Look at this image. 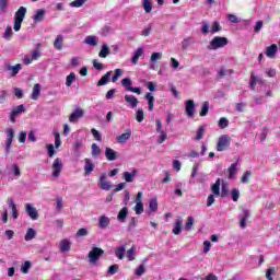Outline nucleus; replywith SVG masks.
<instances>
[{"mask_svg": "<svg viewBox=\"0 0 280 280\" xmlns=\"http://www.w3.org/2000/svg\"><path fill=\"white\" fill-rule=\"evenodd\" d=\"M23 69L21 63H16L15 66H5V71H11V77L14 78Z\"/></svg>", "mask_w": 280, "mask_h": 280, "instance_id": "5701e85b", "label": "nucleus"}, {"mask_svg": "<svg viewBox=\"0 0 280 280\" xmlns=\"http://www.w3.org/2000/svg\"><path fill=\"white\" fill-rule=\"evenodd\" d=\"M75 82V74L74 72H71L67 78H66V86H71Z\"/></svg>", "mask_w": 280, "mask_h": 280, "instance_id": "5fc2aeb1", "label": "nucleus"}, {"mask_svg": "<svg viewBox=\"0 0 280 280\" xmlns=\"http://www.w3.org/2000/svg\"><path fill=\"white\" fill-rule=\"evenodd\" d=\"M84 163V174L85 176H91V174H93V172L95 171V162H93V160L89 158H85Z\"/></svg>", "mask_w": 280, "mask_h": 280, "instance_id": "f8f14e48", "label": "nucleus"}, {"mask_svg": "<svg viewBox=\"0 0 280 280\" xmlns=\"http://www.w3.org/2000/svg\"><path fill=\"white\" fill-rule=\"evenodd\" d=\"M106 173L100 175V189H103V191H110L113 183L106 180Z\"/></svg>", "mask_w": 280, "mask_h": 280, "instance_id": "1a4fd4ad", "label": "nucleus"}, {"mask_svg": "<svg viewBox=\"0 0 280 280\" xmlns=\"http://www.w3.org/2000/svg\"><path fill=\"white\" fill-rule=\"evenodd\" d=\"M132 137V130L126 129L125 132L116 138L117 143H127L128 139Z\"/></svg>", "mask_w": 280, "mask_h": 280, "instance_id": "aec40b11", "label": "nucleus"}, {"mask_svg": "<svg viewBox=\"0 0 280 280\" xmlns=\"http://www.w3.org/2000/svg\"><path fill=\"white\" fill-rule=\"evenodd\" d=\"M25 212L31 218V220H38V210L32 203L25 205Z\"/></svg>", "mask_w": 280, "mask_h": 280, "instance_id": "ddd939ff", "label": "nucleus"}, {"mask_svg": "<svg viewBox=\"0 0 280 280\" xmlns=\"http://www.w3.org/2000/svg\"><path fill=\"white\" fill-rule=\"evenodd\" d=\"M7 142H5V154H10V149L12 148V141L14 139V129H7Z\"/></svg>", "mask_w": 280, "mask_h": 280, "instance_id": "9d476101", "label": "nucleus"}, {"mask_svg": "<svg viewBox=\"0 0 280 280\" xmlns=\"http://www.w3.org/2000/svg\"><path fill=\"white\" fill-rule=\"evenodd\" d=\"M62 205H63L62 197H57L56 198V210L58 212L62 211Z\"/></svg>", "mask_w": 280, "mask_h": 280, "instance_id": "680f3d73", "label": "nucleus"}, {"mask_svg": "<svg viewBox=\"0 0 280 280\" xmlns=\"http://www.w3.org/2000/svg\"><path fill=\"white\" fill-rule=\"evenodd\" d=\"M115 255L117 257V259H124V257L126 256V245H121L120 247H117L115 249Z\"/></svg>", "mask_w": 280, "mask_h": 280, "instance_id": "e433bc0d", "label": "nucleus"}, {"mask_svg": "<svg viewBox=\"0 0 280 280\" xmlns=\"http://www.w3.org/2000/svg\"><path fill=\"white\" fill-rule=\"evenodd\" d=\"M257 84V77H255L253 73L250 74L249 78V89L252 91H255V85Z\"/></svg>", "mask_w": 280, "mask_h": 280, "instance_id": "052dcab7", "label": "nucleus"}, {"mask_svg": "<svg viewBox=\"0 0 280 280\" xmlns=\"http://www.w3.org/2000/svg\"><path fill=\"white\" fill-rule=\"evenodd\" d=\"M235 174H237V163L231 164V166L229 167V178H235Z\"/></svg>", "mask_w": 280, "mask_h": 280, "instance_id": "49530a36", "label": "nucleus"}, {"mask_svg": "<svg viewBox=\"0 0 280 280\" xmlns=\"http://www.w3.org/2000/svg\"><path fill=\"white\" fill-rule=\"evenodd\" d=\"M191 226H194V217H188L185 230L186 231H191Z\"/></svg>", "mask_w": 280, "mask_h": 280, "instance_id": "69168bd1", "label": "nucleus"}, {"mask_svg": "<svg viewBox=\"0 0 280 280\" xmlns=\"http://www.w3.org/2000/svg\"><path fill=\"white\" fill-rule=\"evenodd\" d=\"M84 145V141L82 139H78L73 144H72V150L74 154H80L82 148Z\"/></svg>", "mask_w": 280, "mask_h": 280, "instance_id": "7c9ffc66", "label": "nucleus"}, {"mask_svg": "<svg viewBox=\"0 0 280 280\" xmlns=\"http://www.w3.org/2000/svg\"><path fill=\"white\" fill-rule=\"evenodd\" d=\"M59 249L61 253H69V250H71V242L67 238L61 240L59 243Z\"/></svg>", "mask_w": 280, "mask_h": 280, "instance_id": "b1692460", "label": "nucleus"}, {"mask_svg": "<svg viewBox=\"0 0 280 280\" xmlns=\"http://www.w3.org/2000/svg\"><path fill=\"white\" fill-rule=\"evenodd\" d=\"M218 126L219 128H221V130H224V128H229V120L226 119V117L220 118L218 121Z\"/></svg>", "mask_w": 280, "mask_h": 280, "instance_id": "864d4df0", "label": "nucleus"}, {"mask_svg": "<svg viewBox=\"0 0 280 280\" xmlns=\"http://www.w3.org/2000/svg\"><path fill=\"white\" fill-rule=\"evenodd\" d=\"M136 277H141L145 275V265H140L136 270H135Z\"/></svg>", "mask_w": 280, "mask_h": 280, "instance_id": "6e6d98bb", "label": "nucleus"}, {"mask_svg": "<svg viewBox=\"0 0 280 280\" xmlns=\"http://www.w3.org/2000/svg\"><path fill=\"white\" fill-rule=\"evenodd\" d=\"M60 172H62V160L60 158H56L52 163V176L55 178H59Z\"/></svg>", "mask_w": 280, "mask_h": 280, "instance_id": "6e6552de", "label": "nucleus"}, {"mask_svg": "<svg viewBox=\"0 0 280 280\" xmlns=\"http://www.w3.org/2000/svg\"><path fill=\"white\" fill-rule=\"evenodd\" d=\"M205 137V126H200L196 133V140L200 141Z\"/></svg>", "mask_w": 280, "mask_h": 280, "instance_id": "4d7b16f0", "label": "nucleus"}, {"mask_svg": "<svg viewBox=\"0 0 280 280\" xmlns=\"http://www.w3.org/2000/svg\"><path fill=\"white\" fill-rule=\"evenodd\" d=\"M163 58V52H153L150 58V62H156Z\"/></svg>", "mask_w": 280, "mask_h": 280, "instance_id": "bf43d9fd", "label": "nucleus"}, {"mask_svg": "<svg viewBox=\"0 0 280 280\" xmlns=\"http://www.w3.org/2000/svg\"><path fill=\"white\" fill-rule=\"evenodd\" d=\"M208 113H209V102H205L202 104L199 115H200V117H207Z\"/></svg>", "mask_w": 280, "mask_h": 280, "instance_id": "603ef678", "label": "nucleus"}, {"mask_svg": "<svg viewBox=\"0 0 280 280\" xmlns=\"http://www.w3.org/2000/svg\"><path fill=\"white\" fill-rule=\"evenodd\" d=\"M38 97H40V84L39 83H36L34 86H33V92L31 94V100H38Z\"/></svg>", "mask_w": 280, "mask_h": 280, "instance_id": "f704fd0d", "label": "nucleus"}, {"mask_svg": "<svg viewBox=\"0 0 280 280\" xmlns=\"http://www.w3.org/2000/svg\"><path fill=\"white\" fill-rule=\"evenodd\" d=\"M110 225V219L106 215H101L98 218V226L100 229H108Z\"/></svg>", "mask_w": 280, "mask_h": 280, "instance_id": "393cba45", "label": "nucleus"}, {"mask_svg": "<svg viewBox=\"0 0 280 280\" xmlns=\"http://www.w3.org/2000/svg\"><path fill=\"white\" fill-rule=\"evenodd\" d=\"M37 58H40V50L35 49L31 52L30 55H25L23 62L24 65H32V62H34V60H36Z\"/></svg>", "mask_w": 280, "mask_h": 280, "instance_id": "2eb2a0df", "label": "nucleus"}, {"mask_svg": "<svg viewBox=\"0 0 280 280\" xmlns=\"http://www.w3.org/2000/svg\"><path fill=\"white\" fill-rule=\"evenodd\" d=\"M231 148V136L222 135L217 142V152H224Z\"/></svg>", "mask_w": 280, "mask_h": 280, "instance_id": "20e7f679", "label": "nucleus"}, {"mask_svg": "<svg viewBox=\"0 0 280 280\" xmlns=\"http://www.w3.org/2000/svg\"><path fill=\"white\" fill-rule=\"evenodd\" d=\"M102 154V149L97 145V143L92 144V156L97 159Z\"/></svg>", "mask_w": 280, "mask_h": 280, "instance_id": "de8ad7c7", "label": "nucleus"}, {"mask_svg": "<svg viewBox=\"0 0 280 280\" xmlns=\"http://www.w3.org/2000/svg\"><path fill=\"white\" fill-rule=\"evenodd\" d=\"M7 205L9 206V209L12 210L13 220H18L19 219V210L16 209V203H14V199L8 198Z\"/></svg>", "mask_w": 280, "mask_h": 280, "instance_id": "6ab92c4d", "label": "nucleus"}, {"mask_svg": "<svg viewBox=\"0 0 280 280\" xmlns=\"http://www.w3.org/2000/svg\"><path fill=\"white\" fill-rule=\"evenodd\" d=\"M232 199L234 202H237L240 200V190L237 188L232 189Z\"/></svg>", "mask_w": 280, "mask_h": 280, "instance_id": "338daca9", "label": "nucleus"}, {"mask_svg": "<svg viewBox=\"0 0 280 280\" xmlns=\"http://www.w3.org/2000/svg\"><path fill=\"white\" fill-rule=\"evenodd\" d=\"M122 73H124V71H121V69H116L115 73L112 78V82H117V80H119V78H121Z\"/></svg>", "mask_w": 280, "mask_h": 280, "instance_id": "e2e57ef3", "label": "nucleus"}, {"mask_svg": "<svg viewBox=\"0 0 280 280\" xmlns=\"http://www.w3.org/2000/svg\"><path fill=\"white\" fill-rule=\"evenodd\" d=\"M25 105H19L18 107H15L10 114L11 124H14L16 121V117L22 113H25Z\"/></svg>", "mask_w": 280, "mask_h": 280, "instance_id": "dca6fc26", "label": "nucleus"}, {"mask_svg": "<svg viewBox=\"0 0 280 280\" xmlns=\"http://www.w3.org/2000/svg\"><path fill=\"white\" fill-rule=\"evenodd\" d=\"M233 69H226L224 67L218 70V78H225V75H233Z\"/></svg>", "mask_w": 280, "mask_h": 280, "instance_id": "c9c22d12", "label": "nucleus"}, {"mask_svg": "<svg viewBox=\"0 0 280 280\" xmlns=\"http://www.w3.org/2000/svg\"><path fill=\"white\" fill-rule=\"evenodd\" d=\"M126 218H128V207H124L117 215V220L121 223L126 222Z\"/></svg>", "mask_w": 280, "mask_h": 280, "instance_id": "72a5a7b5", "label": "nucleus"}, {"mask_svg": "<svg viewBox=\"0 0 280 280\" xmlns=\"http://www.w3.org/2000/svg\"><path fill=\"white\" fill-rule=\"evenodd\" d=\"M65 43V36L62 35H57L55 42H54V47L57 49V51H62V45Z\"/></svg>", "mask_w": 280, "mask_h": 280, "instance_id": "cd10ccee", "label": "nucleus"}, {"mask_svg": "<svg viewBox=\"0 0 280 280\" xmlns=\"http://www.w3.org/2000/svg\"><path fill=\"white\" fill-rule=\"evenodd\" d=\"M277 51H279V47H277V44H272L266 48L265 54L267 58H275L277 56Z\"/></svg>", "mask_w": 280, "mask_h": 280, "instance_id": "4be33fe9", "label": "nucleus"}, {"mask_svg": "<svg viewBox=\"0 0 280 280\" xmlns=\"http://www.w3.org/2000/svg\"><path fill=\"white\" fill-rule=\"evenodd\" d=\"M33 20L35 23H40L42 21L45 20V9H38L36 11V14L33 16Z\"/></svg>", "mask_w": 280, "mask_h": 280, "instance_id": "2f4dec72", "label": "nucleus"}, {"mask_svg": "<svg viewBox=\"0 0 280 280\" xmlns=\"http://www.w3.org/2000/svg\"><path fill=\"white\" fill-rule=\"evenodd\" d=\"M194 43H196V39L194 37H186L182 42V48L187 49V48L191 47V45H194Z\"/></svg>", "mask_w": 280, "mask_h": 280, "instance_id": "58836bf2", "label": "nucleus"}, {"mask_svg": "<svg viewBox=\"0 0 280 280\" xmlns=\"http://www.w3.org/2000/svg\"><path fill=\"white\" fill-rule=\"evenodd\" d=\"M183 231V219H177L175 221V226L173 229L174 235H180V232Z\"/></svg>", "mask_w": 280, "mask_h": 280, "instance_id": "473e14b6", "label": "nucleus"}, {"mask_svg": "<svg viewBox=\"0 0 280 280\" xmlns=\"http://www.w3.org/2000/svg\"><path fill=\"white\" fill-rule=\"evenodd\" d=\"M143 54H144L143 47L137 48L133 56L131 57L132 65H137V62H139V58H141Z\"/></svg>", "mask_w": 280, "mask_h": 280, "instance_id": "bb28decb", "label": "nucleus"}, {"mask_svg": "<svg viewBox=\"0 0 280 280\" xmlns=\"http://www.w3.org/2000/svg\"><path fill=\"white\" fill-rule=\"evenodd\" d=\"M13 35H14V32H12V26H7L2 35V38H4V40H10Z\"/></svg>", "mask_w": 280, "mask_h": 280, "instance_id": "09e8293b", "label": "nucleus"}, {"mask_svg": "<svg viewBox=\"0 0 280 280\" xmlns=\"http://www.w3.org/2000/svg\"><path fill=\"white\" fill-rule=\"evenodd\" d=\"M159 210V202L156 201V198H153L149 202V212L154 213Z\"/></svg>", "mask_w": 280, "mask_h": 280, "instance_id": "a19ab883", "label": "nucleus"}, {"mask_svg": "<svg viewBox=\"0 0 280 280\" xmlns=\"http://www.w3.org/2000/svg\"><path fill=\"white\" fill-rule=\"evenodd\" d=\"M144 117H145V114L143 113V108H138L136 112V121L141 124V121H143Z\"/></svg>", "mask_w": 280, "mask_h": 280, "instance_id": "3c124183", "label": "nucleus"}, {"mask_svg": "<svg viewBox=\"0 0 280 280\" xmlns=\"http://www.w3.org/2000/svg\"><path fill=\"white\" fill-rule=\"evenodd\" d=\"M142 8L147 14L152 12V0H142Z\"/></svg>", "mask_w": 280, "mask_h": 280, "instance_id": "c03bdc74", "label": "nucleus"}, {"mask_svg": "<svg viewBox=\"0 0 280 280\" xmlns=\"http://www.w3.org/2000/svg\"><path fill=\"white\" fill-rule=\"evenodd\" d=\"M145 100L148 101L149 104V110H154V96L152 95V93L148 92L145 94Z\"/></svg>", "mask_w": 280, "mask_h": 280, "instance_id": "37998d69", "label": "nucleus"}, {"mask_svg": "<svg viewBox=\"0 0 280 280\" xmlns=\"http://www.w3.org/2000/svg\"><path fill=\"white\" fill-rule=\"evenodd\" d=\"M105 156H106L107 161H117V159H119L117 151H115L108 147L105 149Z\"/></svg>", "mask_w": 280, "mask_h": 280, "instance_id": "412c9836", "label": "nucleus"}, {"mask_svg": "<svg viewBox=\"0 0 280 280\" xmlns=\"http://www.w3.org/2000/svg\"><path fill=\"white\" fill-rule=\"evenodd\" d=\"M136 252H137V247H135V245L131 246V248L127 250L126 255H127L128 261H135V259H136L135 253Z\"/></svg>", "mask_w": 280, "mask_h": 280, "instance_id": "a18cd8bd", "label": "nucleus"}, {"mask_svg": "<svg viewBox=\"0 0 280 280\" xmlns=\"http://www.w3.org/2000/svg\"><path fill=\"white\" fill-rule=\"evenodd\" d=\"M84 117V109L78 107L74 112H72L69 116L70 124H75L78 119H82Z\"/></svg>", "mask_w": 280, "mask_h": 280, "instance_id": "9b49d317", "label": "nucleus"}, {"mask_svg": "<svg viewBox=\"0 0 280 280\" xmlns=\"http://www.w3.org/2000/svg\"><path fill=\"white\" fill-rule=\"evenodd\" d=\"M125 102L126 104H128V106H130V108H137V106L139 105V98H137V96L135 95L126 94Z\"/></svg>", "mask_w": 280, "mask_h": 280, "instance_id": "a211bd4d", "label": "nucleus"}, {"mask_svg": "<svg viewBox=\"0 0 280 280\" xmlns=\"http://www.w3.org/2000/svg\"><path fill=\"white\" fill-rule=\"evenodd\" d=\"M26 14H27V8L20 7L18 9V11L14 14V24H13L14 32H21V25L23 24V21H25Z\"/></svg>", "mask_w": 280, "mask_h": 280, "instance_id": "f257e3e1", "label": "nucleus"}, {"mask_svg": "<svg viewBox=\"0 0 280 280\" xmlns=\"http://www.w3.org/2000/svg\"><path fill=\"white\" fill-rule=\"evenodd\" d=\"M228 19L230 23H242V20L237 18L235 14H229Z\"/></svg>", "mask_w": 280, "mask_h": 280, "instance_id": "774afa93", "label": "nucleus"}, {"mask_svg": "<svg viewBox=\"0 0 280 280\" xmlns=\"http://www.w3.org/2000/svg\"><path fill=\"white\" fill-rule=\"evenodd\" d=\"M195 113H196V103H194V100L186 101L187 117H194Z\"/></svg>", "mask_w": 280, "mask_h": 280, "instance_id": "f3484780", "label": "nucleus"}, {"mask_svg": "<svg viewBox=\"0 0 280 280\" xmlns=\"http://www.w3.org/2000/svg\"><path fill=\"white\" fill-rule=\"evenodd\" d=\"M36 237V230L30 228L24 236L25 242H32Z\"/></svg>", "mask_w": 280, "mask_h": 280, "instance_id": "ea45409f", "label": "nucleus"}, {"mask_svg": "<svg viewBox=\"0 0 280 280\" xmlns=\"http://www.w3.org/2000/svg\"><path fill=\"white\" fill-rule=\"evenodd\" d=\"M9 174H11L12 176H14V178H20L21 177V168L19 167V164L13 163L11 165V168L9 171Z\"/></svg>", "mask_w": 280, "mask_h": 280, "instance_id": "c756f323", "label": "nucleus"}, {"mask_svg": "<svg viewBox=\"0 0 280 280\" xmlns=\"http://www.w3.org/2000/svg\"><path fill=\"white\" fill-rule=\"evenodd\" d=\"M86 0H74L70 3V8H82Z\"/></svg>", "mask_w": 280, "mask_h": 280, "instance_id": "13d9d810", "label": "nucleus"}, {"mask_svg": "<svg viewBox=\"0 0 280 280\" xmlns=\"http://www.w3.org/2000/svg\"><path fill=\"white\" fill-rule=\"evenodd\" d=\"M102 255H104V249L100 247H93L88 254L89 264L91 266H96L102 258Z\"/></svg>", "mask_w": 280, "mask_h": 280, "instance_id": "7ed1b4c3", "label": "nucleus"}, {"mask_svg": "<svg viewBox=\"0 0 280 280\" xmlns=\"http://www.w3.org/2000/svg\"><path fill=\"white\" fill-rule=\"evenodd\" d=\"M136 206H135V211L136 215H141L143 213V192L139 191L136 196L135 199Z\"/></svg>", "mask_w": 280, "mask_h": 280, "instance_id": "0eeeda50", "label": "nucleus"}, {"mask_svg": "<svg viewBox=\"0 0 280 280\" xmlns=\"http://www.w3.org/2000/svg\"><path fill=\"white\" fill-rule=\"evenodd\" d=\"M110 75H113V71H108L104 74L97 82V86H106L108 82H110Z\"/></svg>", "mask_w": 280, "mask_h": 280, "instance_id": "a878e982", "label": "nucleus"}, {"mask_svg": "<svg viewBox=\"0 0 280 280\" xmlns=\"http://www.w3.org/2000/svg\"><path fill=\"white\" fill-rule=\"evenodd\" d=\"M121 85L125 86L126 91H129L130 93H137V95H141V88H133L132 80H130V78L122 79Z\"/></svg>", "mask_w": 280, "mask_h": 280, "instance_id": "423d86ee", "label": "nucleus"}, {"mask_svg": "<svg viewBox=\"0 0 280 280\" xmlns=\"http://www.w3.org/2000/svg\"><path fill=\"white\" fill-rule=\"evenodd\" d=\"M261 104H264V96L255 95L254 96V106H259Z\"/></svg>", "mask_w": 280, "mask_h": 280, "instance_id": "0e129e2a", "label": "nucleus"}, {"mask_svg": "<svg viewBox=\"0 0 280 280\" xmlns=\"http://www.w3.org/2000/svg\"><path fill=\"white\" fill-rule=\"evenodd\" d=\"M110 54V48H108V44H102V49L98 52L100 58H108Z\"/></svg>", "mask_w": 280, "mask_h": 280, "instance_id": "4c0bfd02", "label": "nucleus"}, {"mask_svg": "<svg viewBox=\"0 0 280 280\" xmlns=\"http://www.w3.org/2000/svg\"><path fill=\"white\" fill-rule=\"evenodd\" d=\"M229 45V39L226 37L215 36L208 45L209 50L215 51L217 49H222Z\"/></svg>", "mask_w": 280, "mask_h": 280, "instance_id": "f03ea898", "label": "nucleus"}, {"mask_svg": "<svg viewBox=\"0 0 280 280\" xmlns=\"http://www.w3.org/2000/svg\"><path fill=\"white\" fill-rule=\"evenodd\" d=\"M139 176V170L133 168L131 172H124L122 178L126 183H135V178Z\"/></svg>", "mask_w": 280, "mask_h": 280, "instance_id": "4468645a", "label": "nucleus"}, {"mask_svg": "<svg viewBox=\"0 0 280 280\" xmlns=\"http://www.w3.org/2000/svg\"><path fill=\"white\" fill-rule=\"evenodd\" d=\"M30 268H32V262L30 260H26L21 267L20 270L23 275H27L30 272Z\"/></svg>", "mask_w": 280, "mask_h": 280, "instance_id": "8fccbe9b", "label": "nucleus"}, {"mask_svg": "<svg viewBox=\"0 0 280 280\" xmlns=\"http://www.w3.org/2000/svg\"><path fill=\"white\" fill-rule=\"evenodd\" d=\"M218 32H222V26L220 25V22H213L211 28L209 30V23L203 22L201 26V34H218Z\"/></svg>", "mask_w": 280, "mask_h": 280, "instance_id": "39448f33", "label": "nucleus"}, {"mask_svg": "<svg viewBox=\"0 0 280 280\" xmlns=\"http://www.w3.org/2000/svg\"><path fill=\"white\" fill-rule=\"evenodd\" d=\"M84 43L85 45H90V47H95L100 43V37L93 35L86 36Z\"/></svg>", "mask_w": 280, "mask_h": 280, "instance_id": "c85d7f7f", "label": "nucleus"}, {"mask_svg": "<svg viewBox=\"0 0 280 280\" xmlns=\"http://www.w3.org/2000/svg\"><path fill=\"white\" fill-rule=\"evenodd\" d=\"M220 185H221V179L218 178L215 183L211 186V191L213 196H220Z\"/></svg>", "mask_w": 280, "mask_h": 280, "instance_id": "79ce46f5", "label": "nucleus"}]
</instances>
